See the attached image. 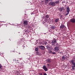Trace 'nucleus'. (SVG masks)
Returning <instances> with one entry per match:
<instances>
[{
  "instance_id": "obj_4",
  "label": "nucleus",
  "mask_w": 75,
  "mask_h": 75,
  "mask_svg": "<svg viewBox=\"0 0 75 75\" xmlns=\"http://www.w3.org/2000/svg\"><path fill=\"white\" fill-rule=\"evenodd\" d=\"M70 22L72 23H75V19L73 18L70 20Z\"/></svg>"
},
{
  "instance_id": "obj_7",
  "label": "nucleus",
  "mask_w": 75,
  "mask_h": 75,
  "mask_svg": "<svg viewBox=\"0 0 75 75\" xmlns=\"http://www.w3.org/2000/svg\"><path fill=\"white\" fill-rule=\"evenodd\" d=\"M58 10H59L60 11H62V10H65V9L64 8H58Z\"/></svg>"
},
{
  "instance_id": "obj_13",
  "label": "nucleus",
  "mask_w": 75,
  "mask_h": 75,
  "mask_svg": "<svg viewBox=\"0 0 75 75\" xmlns=\"http://www.w3.org/2000/svg\"><path fill=\"white\" fill-rule=\"evenodd\" d=\"M64 25H61L60 27V29H63V28H64Z\"/></svg>"
},
{
  "instance_id": "obj_17",
  "label": "nucleus",
  "mask_w": 75,
  "mask_h": 75,
  "mask_svg": "<svg viewBox=\"0 0 75 75\" xmlns=\"http://www.w3.org/2000/svg\"><path fill=\"white\" fill-rule=\"evenodd\" d=\"M45 17L46 19H47V18H49V16L48 15H47L45 16Z\"/></svg>"
},
{
  "instance_id": "obj_9",
  "label": "nucleus",
  "mask_w": 75,
  "mask_h": 75,
  "mask_svg": "<svg viewBox=\"0 0 75 75\" xmlns=\"http://www.w3.org/2000/svg\"><path fill=\"white\" fill-rule=\"evenodd\" d=\"M66 11L67 12V13H69V11H70V9H69V7H67Z\"/></svg>"
},
{
  "instance_id": "obj_21",
  "label": "nucleus",
  "mask_w": 75,
  "mask_h": 75,
  "mask_svg": "<svg viewBox=\"0 0 75 75\" xmlns=\"http://www.w3.org/2000/svg\"><path fill=\"white\" fill-rule=\"evenodd\" d=\"M47 50H50V47L48 46H47Z\"/></svg>"
},
{
  "instance_id": "obj_14",
  "label": "nucleus",
  "mask_w": 75,
  "mask_h": 75,
  "mask_svg": "<svg viewBox=\"0 0 75 75\" xmlns=\"http://www.w3.org/2000/svg\"><path fill=\"white\" fill-rule=\"evenodd\" d=\"M65 57L64 56H62V61H64V60L65 59Z\"/></svg>"
},
{
  "instance_id": "obj_24",
  "label": "nucleus",
  "mask_w": 75,
  "mask_h": 75,
  "mask_svg": "<svg viewBox=\"0 0 75 75\" xmlns=\"http://www.w3.org/2000/svg\"><path fill=\"white\" fill-rule=\"evenodd\" d=\"M52 54H56V53H55V52H52Z\"/></svg>"
},
{
  "instance_id": "obj_20",
  "label": "nucleus",
  "mask_w": 75,
  "mask_h": 75,
  "mask_svg": "<svg viewBox=\"0 0 75 75\" xmlns=\"http://www.w3.org/2000/svg\"><path fill=\"white\" fill-rule=\"evenodd\" d=\"M43 43L44 45H46L47 44V42H43Z\"/></svg>"
},
{
  "instance_id": "obj_8",
  "label": "nucleus",
  "mask_w": 75,
  "mask_h": 75,
  "mask_svg": "<svg viewBox=\"0 0 75 75\" xmlns=\"http://www.w3.org/2000/svg\"><path fill=\"white\" fill-rule=\"evenodd\" d=\"M24 24L25 25H28V22L27 21H25L23 22Z\"/></svg>"
},
{
  "instance_id": "obj_12",
  "label": "nucleus",
  "mask_w": 75,
  "mask_h": 75,
  "mask_svg": "<svg viewBox=\"0 0 75 75\" xmlns=\"http://www.w3.org/2000/svg\"><path fill=\"white\" fill-rule=\"evenodd\" d=\"M52 0H45V3H48V1H51ZM55 1H57V0H55Z\"/></svg>"
},
{
  "instance_id": "obj_18",
  "label": "nucleus",
  "mask_w": 75,
  "mask_h": 75,
  "mask_svg": "<svg viewBox=\"0 0 75 75\" xmlns=\"http://www.w3.org/2000/svg\"><path fill=\"white\" fill-rule=\"evenodd\" d=\"M55 28V26H52L51 27V28L52 30H54Z\"/></svg>"
},
{
  "instance_id": "obj_31",
  "label": "nucleus",
  "mask_w": 75,
  "mask_h": 75,
  "mask_svg": "<svg viewBox=\"0 0 75 75\" xmlns=\"http://www.w3.org/2000/svg\"><path fill=\"white\" fill-rule=\"evenodd\" d=\"M46 20H47V19H46Z\"/></svg>"
},
{
  "instance_id": "obj_25",
  "label": "nucleus",
  "mask_w": 75,
  "mask_h": 75,
  "mask_svg": "<svg viewBox=\"0 0 75 75\" xmlns=\"http://www.w3.org/2000/svg\"><path fill=\"white\" fill-rule=\"evenodd\" d=\"M69 12H68L66 14V16H68V14H69Z\"/></svg>"
},
{
  "instance_id": "obj_1",
  "label": "nucleus",
  "mask_w": 75,
  "mask_h": 75,
  "mask_svg": "<svg viewBox=\"0 0 75 75\" xmlns=\"http://www.w3.org/2000/svg\"><path fill=\"white\" fill-rule=\"evenodd\" d=\"M54 50L55 52H58L59 51V45L58 44H56V47L54 48Z\"/></svg>"
},
{
  "instance_id": "obj_11",
  "label": "nucleus",
  "mask_w": 75,
  "mask_h": 75,
  "mask_svg": "<svg viewBox=\"0 0 75 75\" xmlns=\"http://www.w3.org/2000/svg\"><path fill=\"white\" fill-rule=\"evenodd\" d=\"M41 54L40 53L38 52H36V55H37L40 56L41 55Z\"/></svg>"
},
{
  "instance_id": "obj_16",
  "label": "nucleus",
  "mask_w": 75,
  "mask_h": 75,
  "mask_svg": "<svg viewBox=\"0 0 75 75\" xmlns=\"http://www.w3.org/2000/svg\"><path fill=\"white\" fill-rule=\"evenodd\" d=\"M47 62H51V59H48L46 60Z\"/></svg>"
},
{
  "instance_id": "obj_30",
  "label": "nucleus",
  "mask_w": 75,
  "mask_h": 75,
  "mask_svg": "<svg viewBox=\"0 0 75 75\" xmlns=\"http://www.w3.org/2000/svg\"><path fill=\"white\" fill-rule=\"evenodd\" d=\"M15 61L16 62V63L17 61H18V60H15Z\"/></svg>"
},
{
  "instance_id": "obj_2",
  "label": "nucleus",
  "mask_w": 75,
  "mask_h": 75,
  "mask_svg": "<svg viewBox=\"0 0 75 75\" xmlns=\"http://www.w3.org/2000/svg\"><path fill=\"white\" fill-rule=\"evenodd\" d=\"M57 42V40L55 39L54 38L53 39L52 41L51 42V44L52 45H54L55 44V42Z\"/></svg>"
},
{
  "instance_id": "obj_6",
  "label": "nucleus",
  "mask_w": 75,
  "mask_h": 75,
  "mask_svg": "<svg viewBox=\"0 0 75 75\" xmlns=\"http://www.w3.org/2000/svg\"><path fill=\"white\" fill-rule=\"evenodd\" d=\"M39 48L41 50H45V47L41 45L39 46Z\"/></svg>"
},
{
  "instance_id": "obj_15",
  "label": "nucleus",
  "mask_w": 75,
  "mask_h": 75,
  "mask_svg": "<svg viewBox=\"0 0 75 75\" xmlns=\"http://www.w3.org/2000/svg\"><path fill=\"white\" fill-rule=\"evenodd\" d=\"M55 21L56 23H58V21H59V18H57L56 19Z\"/></svg>"
},
{
  "instance_id": "obj_28",
  "label": "nucleus",
  "mask_w": 75,
  "mask_h": 75,
  "mask_svg": "<svg viewBox=\"0 0 75 75\" xmlns=\"http://www.w3.org/2000/svg\"><path fill=\"white\" fill-rule=\"evenodd\" d=\"M49 65H50V64H47V66H48L47 67H50Z\"/></svg>"
},
{
  "instance_id": "obj_19",
  "label": "nucleus",
  "mask_w": 75,
  "mask_h": 75,
  "mask_svg": "<svg viewBox=\"0 0 75 75\" xmlns=\"http://www.w3.org/2000/svg\"><path fill=\"white\" fill-rule=\"evenodd\" d=\"M56 4H58V3H59V1H55V2H54Z\"/></svg>"
},
{
  "instance_id": "obj_5",
  "label": "nucleus",
  "mask_w": 75,
  "mask_h": 75,
  "mask_svg": "<svg viewBox=\"0 0 75 75\" xmlns=\"http://www.w3.org/2000/svg\"><path fill=\"white\" fill-rule=\"evenodd\" d=\"M43 69L45 71H48V69L46 67V66H44L43 67Z\"/></svg>"
},
{
  "instance_id": "obj_29",
  "label": "nucleus",
  "mask_w": 75,
  "mask_h": 75,
  "mask_svg": "<svg viewBox=\"0 0 75 75\" xmlns=\"http://www.w3.org/2000/svg\"><path fill=\"white\" fill-rule=\"evenodd\" d=\"M43 75H47V74L45 73H44Z\"/></svg>"
},
{
  "instance_id": "obj_26",
  "label": "nucleus",
  "mask_w": 75,
  "mask_h": 75,
  "mask_svg": "<svg viewBox=\"0 0 75 75\" xmlns=\"http://www.w3.org/2000/svg\"><path fill=\"white\" fill-rule=\"evenodd\" d=\"M39 74L40 75H42V73H39Z\"/></svg>"
},
{
  "instance_id": "obj_23",
  "label": "nucleus",
  "mask_w": 75,
  "mask_h": 75,
  "mask_svg": "<svg viewBox=\"0 0 75 75\" xmlns=\"http://www.w3.org/2000/svg\"><path fill=\"white\" fill-rule=\"evenodd\" d=\"M49 53H50L51 54H52V52L51 50H49Z\"/></svg>"
},
{
  "instance_id": "obj_10",
  "label": "nucleus",
  "mask_w": 75,
  "mask_h": 75,
  "mask_svg": "<svg viewBox=\"0 0 75 75\" xmlns=\"http://www.w3.org/2000/svg\"><path fill=\"white\" fill-rule=\"evenodd\" d=\"M72 65H73V66H72V69H73V70H75V64H72Z\"/></svg>"
},
{
  "instance_id": "obj_22",
  "label": "nucleus",
  "mask_w": 75,
  "mask_h": 75,
  "mask_svg": "<svg viewBox=\"0 0 75 75\" xmlns=\"http://www.w3.org/2000/svg\"><path fill=\"white\" fill-rule=\"evenodd\" d=\"M35 50L36 51H38V48H36Z\"/></svg>"
},
{
  "instance_id": "obj_27",
  "label": "nucleus",
  "mask_w": 75,
  "mask_h": 75,
  "mask_svg": "<svg viewBox=\"0 0 75 75\" xmlns=\"http://www.w3.org/2000/svg\"><path fill=\"white\" fill-rule=\"evenodd\" d=\"M2 67V66H1V65L0 64V69L1 68V67Z\"/></svg>"
},
{
  "instance_id": "obj_3",
  "label": "nucleus",
  "mask_w": 75,
  "mask_h": 75,
  "mask_svg": "<svg viewBox=\"0 0 75 75\" xmlns=\"http://www.w3.org/2000/svg\"><path fill=\"white\" fill-rule=\"evenodd\" d=\"M49 5L53 6H55V4L54 2H51L49 3Z\"/></svg>"
}]
</instances>
